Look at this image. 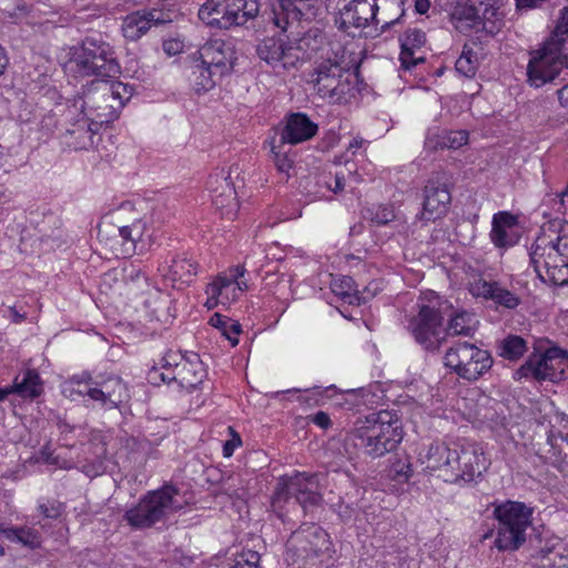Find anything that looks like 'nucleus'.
Returning a JSON list of instances; mask_svg holds the SVG:
<instances>
[{
  "mask_svg": "<svg viewBox=\"0 0 568 568\" xmlns=\"http://www.w3.org/2000/svg\"><path fill=\"white\" fill-rule=\"evenodd\" d=\"M349 437L364 455L379 458L393 452L402 442V422L394 412H374L356 420Z\"/></svg>",
  "mask_w": 568,
  "mask_h": 568,
  "instance_id": "nucleus-1",
  "label": "nucleus"
},
{
  "mask_svg": "<svg viewBox=\"0 0 568 568\" xmlns=\"http://www.w3.org/2000/svg\"><path fill=\"white\" fill-rule=\"evenodd\" d=\"M530 54L527 82L531 87L540 88L552 82L564 68H568V6L561 10L550 37Z\"/></svg>",
  "mask_w": 568,
  "mask_h": 568,
  "instance_id": "nucleus-2",
  "label": "nucleus"
},
{
  "mask_svg": "<svg viewBox=\"0 0 568 568\" xmlns=\"http://www.w3.org/2000/svg\"><path fill=\"white\" fill-rule=\"evenodd\" d=\"M104 219L98 226V237L116 257L143 253L151 245L150 219L146 215L135 217L130 223H121L119 214Z\"/></svg>",
  "mask_w": 568,
  "mask_h": 568,
  "instance_id": "nucleus-3",
  "label": "nucleus"
},
{
  "mask_svg": "<svg viewBox=\"0 0 568 568\" xmlns=\"http://www.w3.org/2000/svg\"><path fill=\"white\" fill-rule=\"evenodd\" d=\"M67 73L74 78L93 77L100 81L120 73V64L113 48L101 37H85L64 65Z\"/></svg>",
  "mask_w": 568,
  "mask_h": 568,
  "instance_id": "nucleus-4",
  "label": "nucleus"
},
{
  "mask_svg": "<svg viewBox=\"0 0 568 568\" xmlns=\"http://www.w3.org/2000/svg\"><path fill=\"white\" fill-rule=\"evenodd\" d=\"M334 554L329 535L318 525H301L285 545L284 560L295 568H323Z\"/></svg>",
  "mask_w": 568,
  "mask_h": 568,
  "instance_id": "nucleus-5",
  "label": "nucleus"
},
{
  "mask_svg": "<svg viewBox=\"0 0 568 568\" xmlns=\"http://www.w3.org/2000/svg\"><path fill=\"white\" fill-rule=\"evenodd\" d=\"M132 94L133 88L129 84L99 81L98 85L73 103H78L81 113H85L94 126H102L118 119L120 110Z\"/></svg>",
  "mask_w": 568,
  "mask_h": 568,
  "instance_id": "nucleus-6",
  "label": "nucleus"
},
{
  "mask_svg": "<svg viewBox=\"0 0 568 568\" xmlns=\"http://www.w3.org/2000/svg\"><path fill=\"white\" fill-rule=\"evenodd\" d=\"M534 509L521 501L506 500L494 507L497 520L495 546L500 551H515L526 541L527 529L532 524Z\"/></svg>",
  "mask_w": 568,
  "mask_h": 568,
  "instance_id": "nucleus-7",
  "label": "nucleus"
},
{
  "mask_svg": "<svg viewBox=\"0 0 568 568\" xmlns=\"http://www.w3.org/2000/svg\"><path fill=\"white\" fill-rule=\"evenodd\" d=\"M179 494L180 490L171 484L151 490L134 507L125 511L124 519L133 528H151L183 508L178 500Z\"/></svg>",
  "mask_w": 568,
  "mask_h": 568,
  "instance_id": "nucleus-8",
  "label": "nucleus"
},
{
  "mask_svg": "<svg viewBox=\"0 0 568 568\" xmlns=\"http://www.w3.org/2000/svg\"><path fill=\"white\" fill-rule=\"evenodd\" d=\"M199 19L210 28L230 30L246 27L260 16L258 0H206L199 9Z\"/></svg>",
  "mask_w": 568,
  "mask_h": 568,
  "instance_id": "nucleus-9",
  "label": "nucleus"
},
{
  "mask_svg": "<svg viewBox=\"0 0 568 568\" xmlns=\"http://www.w3.org/2000/svg\"><path fill=\"white\" fill-rule=\"evenodd\" d=\"M356 78L338 61L326 59L310 73L308 83L322 99L338 103L354 90Z\"/></svg>",
  "mask_w": 568,
  "mask_h": 568,
  "instance_id": "nucleus-10",
  "label": "nucleus"
},
{
  "mask_svg": "<svg viewBox=\"0 0 568 568\" xmlns=\"http://www.w3.org/2000/svg\"><path fill=\"white\" fill-rule=\"evenodd\" d=\"M318 486L316 475L296 473L282 477L275 487L272 505L274 509H281L282 503H292L298 505L304 514H308L322 503Z\"/></svg>",
  "mask_w": 568,
  "mask_h": 568,
  "instance_id": "nucleus-11",
  "label": "nucleus"
},
{
  "mask_svg": "<svg viewBox=\"0 0 568 568\" xmlns=\"http://www.w3.org/2000/svg\"><path fill=\"white\" fill-rule=\"evenodd\" d=\"M559 241L560 237L556 241L538 239L530 247V264L544 283L566 286L568 285V256L560 252Z\"/></svg>",
  "mask_w": 568,
  "mask_h": 568,
  "instance_id": "nucleus-12",
  "label": "nucleus"
},
{
  "mask_svg": "<svg viewBox=\"0 0 568 568\" xmlns=\"http://www.w3.org/2000/svg\"><path fill=\"white\" fill-rule=\"evenodd\" d=\"M428 304L420 306L419 312L409 322V331L415 341L426 351L439 349L444 337L442 334L443 314L450 307L447 302H442L434 292L429 293Z\"/></svg>",
  "mask_w": 568,
  "mask_h": 568,
  "instance_id": "nucleus-13",
  "label": "nucleus"
},
{
  "mask_svg": "<svg viewBox=\"0 0 568 568\" xmlns=\"http://www.w3.org/2000/svg\"><path fill=\"white\" fill-rule=\"evenodd\" d=\"M444 365L458 377L474 382L491 368L493 357L471 343H456L446 351Z\"/></svg>",
  "mask_w": 568,
  "mask_h": 568,
  "instance_id": "nucleus-14",
  "label": "nucleus"
},
{
  "mask_svg": "<svg viewBox=\"0 0 568 568\" xmlns=\"http://www.w3.org/2000/svg\"><path fill=\"white\" fill-rule=\"evenodd\" d=\"M561 355L562 349L558 347L548 348L544 354H530L527 361L514 372V379L549 381L552 383L562 381Z\"/></svg>",
  "mask_w": 568,
  "mask_h": 568,
  "instance_id": "nucleus-15",
  "label": "nucleus"
},
{
  "mask_svg": "<svg viewBox=\"0 0 568 568\" xmlns=\"http://www.w3.org/2000/svg\"><path fill=\"white\" fill-rule=\"evenodd\" d=\"M61 138L73 150L89 149L94 144L93 138L101 126H94L85 113H81L78 103L69 105L60 122Z\"/></svg>",
  "mask_w": 568,
  "mask_h": 568,
  "instance_id": "nucleus-16",
  "label": "nucleus"
},
{
  "mask_svg": "<svg viewBox=\"0 0 568 568\" xmlns=\"http://www.w3.org/2000/svg\"><path fill=\"white\" fill-rule=\"evenodd\" d=\"M206 377V369L200 355L190 353L186 359L172 373H160V368L152 367L148 373V381L153 385L160 383H176L179 387L187 390L195 389Z\"/></svg>",
  "mask_w": 568,
  "mask_h": 568,
  "instance_id": "nucleus-17",
  "label": "nucleus"
},
{
  "mask_svg": "<svg viewBox=\"0 0 568 568\" xmlns=\"http://www.w3.org/2000/svg\"><path fill=\"white\" fill-rule=\"evenodd\" d=\"M450 180L445 172L437 173L424 187L423 209L416 214V220L434 222L444 216L449 209L452 195Z\"/></svg>",
  "mask_w": 568,
  "mask_h": 568,
  "instance_id": "nucleus-18",
  "label": "nucleus"
},
{
  "mask_svg": "<svg viewBox=\"0 0 568 568\" xmlns=\"http://www.w3.org/2000/svg\"><path fill=\"white\" fill-rule=\"evenodd\" d=\"M321 10L320 0H280L278 6L270 12H264L267 21L285 32L293 26L294 21L301 22L312 20L317 17Z\"/></svg>",
  "mask_w": 568,
  "mask_h": 568,
  "instance_id": "nucleus-19",
  "label": "nucleus"
},
{
  "mask_svg": "<svg viewBox=\"0 0 568 568\" xmlns=\"http://www.w3.org/2000/svg\"><path fill=\"white\" fill-rule=\"evenodd\" d=\"M456 458L453 459L452 475L446 476V481L471 483L486 469V458L483 450L475 445H467L455 449Z\"/></svg>",
  "mask_w": 568,
  "mask_h": 568,
  "instance_id": "nucleus-20",
  "label": "nucleus"
},
{
  "mask_svg": "<svg viewBox=\"0 0 568 568\" xmlns=\"http://www.w3.org/2000/svg\"><path fill=\"white\" fill-rule=\"evenodd\" d=\"M339 30L348 31L351 28L364 29L368 26L379 24L376 18L373 0H351L342 9L335 20Z\"/></svg>",
  "mask_w": 568,
  "mask_h": 568,
  "instance_id": "nucleus-21",
  "label": "nucleus"
},
{
  "mask_svg": "<svg viewBox=\"0 0 568 568\" xmlns=\"http://www.w3.org/2000/svg\"><path fill=\"white\" fill-rule=\"evenodd\" d=\"M288 39V57L294 59V64L311 59L320 52L325 43L326 36L321 28L312 27L307 31L291 32Z\"/></svg>",
  "mask_w": 568,
  "mask_h": 568,
  "instance_id": "nucleus-22",
  "label": "nucleus"
},
{
  "mask_svg": "<svg viewBox=\"0 0 568 568\" xmlns=\"http://www.w3.org/2000/svg\"><path fill=\"white\" fill-rule=\"evenodd\" d=\"M202 63L209 64L216 74H229L236 61V53L231 42L212 40L203 44L195 53Z\"/></svg>",
  "mask_w": 568,
  "mask_h": 568,
  "instance_id": "nucleus-23",
  "label": "nucleus"
},
{
  "mask_svg": "<svg viewBox=\"0 0 568 568\" xmlns=\"http://www.w3.org/2000/svg\"><path fill=\"white\" fill-rule=\"evenodd\" d=\"M87 396L98 402L105 409L118 408L129 399L128 387L118 376H110L101 382H92L88 387Z\"/></svg>",
  "mask_w": 568,
  "mask_h": 568,
  "instance_id": "nucleus-24",
  "label": "nucleus"
},
{
  "mask_svg": "<svg viewBox=\"0 0 568 568\" xmlns=\"http://www.w3.org/2000/svg\"><path fill=\"white\" fill-rule=\"evenodd\" d=\"M468 290L474 297L493 301L497 306L507 310H515L521 302L517 294L497 281H486L480 277L470 282Z\"/></svg>",
  "mask_w": 568,
  "mask_h": 568,
  "instance_id": "nucleus-25",
  "label": "nucleus"
},
{
  "mask_svg": "<svg viewBox=\"0 0 568 568\" xmlns=\"http://www.w3.org/2000/svg\"><path fill=\"white\" fill-rule=\"evenodd\" d=\"M317 131V124L308 115L302 112L291 113L285 116V122L277 140L281 143L296 145L312 139Z\"/></svg>",
  "mask_w": 568,
  "mask_h": 568,
  "instance_id": "nucleus-26",
  "label": "nucleus"
},
{
  "mask_svg": "<svg viewBox=\"0 0 568 568\" xmlns=\"http://www.w3.org/2000/svg\"><path fill=\"white\" fill-rule=\"evenodd\" d=\"M517 217L509 212H498L493 216L490 240L498 248H507L516 245L519 233L516 230Z\"/></svg>",
  "mask_w": 568,
  "mask_h": 568,
  "instance_id": "nucleus-27",
  "label": "nucleus"
},
{
  "mask_svg": "<svg viewBox=\"0 0 568 568\" xmlns=\"http://www.w3.org/2000/svg\"><path fill=\"white\" fill-rule=\"evenodd\" d=\"M256 53L270 65L282 62L284 68L295 67L294 59L288 57V41L284 43L275 37H266L257 44Z\"/></svg>",
  "mask_w": 568,
  "mask_h": 568,
  "instance_id": "nucleus-28",
  "label": "nucleus"
},
{
  "mask_svg": "<svg viewBox=\"0 0 568 568\" xmlns=\"http://www.w3.org/2000/svg\"><path fill=\"white\" fill-rule=\"evenodd\" d=\"M221 78L209 64L202 63L201 58L192 55L187 79L196 93L210 91Z\"/></svg>",
  "mask_w": 568,
  "mask_h": 568,
  "instance_id": "nucleus-29",
  "label": "nucleus"
},
{
  "mask_svg": "<svg viewBox=\"0 0 568 568\" xmlns=\"http://www.w3.org/2000/svg\"><path fill=\"white\" fill-rule=\"evenodd\" d=\"M400 55L399 60L405 70H410L419 62H424V58L415 57V50L420 49L426 42V34L419 29H407L399 38Z\"/></svg>",
  "mask_w": 568,
  "mask_h": 568,
  "instance_id": "nucleus-30",
  "label": "nucleus"
},
{
  "mask_svg": "<svg viewBox=\"0 0 568 568\" xmlns=\"http://www.w3.org/2000/svg\"><path fill=\"white\" fill-rule=\"evenodd\" d=\"M10 392L22 399H36L43 393V383L36 369L20 372L10 385Z\"/></svg>",
  "mask_w": 568,
  "mask_h": 568,
  "instance_id": "nucleus-31",
  "label": "nucleus"
},
{
  "mask_svg": "<svg viewBox=\"0 0 568 568\" xmlns=\"http://www.w3.org/2000/svg\"><path fill=\"white\" fill-rule=\"evenodd\" d=\"M456 458L455 449H450L443 443L432 444L426 454L427 468L440 470V476L446 481V476L452 475L453 459Z\"/></svg>",
  "mask_w": 568,
  "mask_h": 568,
  "instance_id": "nucleus-32",
  "label": "nucleus"
},
{
  "mask_svg": "<svg viewBox=\"0 0 568 568\" xmlns=\"http://www.w3.org/2000/svg\"><path fill=\"white\" fill-rule=\"evenodd\" d=\"M376 18H379L382 31L399 22L405 14L409 0H373Z\"/></svg>",
  "mask_w": 568,
  "mask_h": 568,
  "instance_id": "nucleus-33",
  "label": "nucleus"
},
{
  "mask_svg": "<svg viewBox=\"0 0 568 568\" xmlns=\"http://www.w3.org/2000/svg\"><path fill=\"white\" fill-rule=\"evenodd\" d=\"M498 355L505 359L517 362L528 352V342L515 334H509L498 343Z\"/></svg>",
  "mask_w": 568,
  "mask_h": 568,
  "instance_id": "nucleus-34",
  "label": "nucleus"
},
{
  "mask_svg": "<svg viewBox=\"0 0 568 568\" xmlns=\"http://www.w3.org/2000/svg\"><path fill=\"white\" fill-rule=\"evenodd\" d=\"M150 30L148 18L142 11L128 14L122 23L123 37L130 41H136Z\"/></svg>",
  "mask_w": 568,
  "mask_h": 568,
  "instance_id": "nucleus-35",
  "label": "nucleus"
},
{
  "mask_svg": "<svg viewBox=\"0 0 568 568\" xmlns=\"http://www.w3.org/2000/svg\"><path fill=\"white\" fill-rule=\"evenodd\" d=\"M3 536L12 541L21 544L30 549H36L40 546L41 539L38 530L30 527H9L3 531Z\"/></svg>",
  "mask_w": 568,
  "mask_h": 568,
  "instance_id": "nucleus-36",
  "label": "nucleus"
},
{
  "mask_svg": "<svg viewBox=\"0 0 568 568\" xmlns=\"http://www.w3.org/2000/svg\"><path fill=\"white\" fill-rule=\"evenodd\" d=\"M474 324L475 322L473 313H469L467 311L456 312L449 318L448 326L446 329L447 335H471L475 329Z\"/></svg>",
  "mask_w": 568,
  "mask_h": 568,
  "instance_id": "nucleus-37",
  "label": "nucleus"
},
{
  "mask_svg": "<svg viewBox=\"0 0 568 568\" xmlns=\"http://www.w3.org/2000/svg\"><path fill=\"white\" fill-rule=\"evenodd\" d=\"M197 264L186 257H175L170 265V277L172 281L190 283L196 275Z\"/></svg>",
  "mask_w": 568,
  "mask_h": 568,
  "instance_id": "nucleus-38",
  "label": "nucleus"
},
{
  "mask_svg": "<svg viewBox=\"0 0 568 568\" xmlns=\"http://www.w3.org/2000/svg\"><path fill=\"white\" fill-rule=\"evenodd\" d=\"M88 387H92V377L89 373L74 375L62 384V394L75 400L78 397L87 395Z\"/></svg>",
  "mask_w": 568,
  "mask_h": 568,
  "instance_id": "nucleus-39",
  "label": "nucleus"
},
{
  "mask_svg": "<svg viewBox=\"0 0 568 568\" xmlns=\"http://www.w3.org/2000/svg\"><path fill=\"white\" fill-rule=\"evenodd\" d=\"M363 214L366 220H369L376 225H386L393 221L400 220V216L395 212L394 206L388 204H378L372 207H366Z\"/></svg>",
  "mask_w": 568,
  "mask_h": 568,
  "instance_id": "nucleus-40",
  "label": "nucleus"
},
{
  "mask_svg": "<svg viewBox=\"0 0 568 568\" xmlns=\"http://www.w3.org/2000/svg\"><path fill=\"white\" fill-rule=\"evenodd\" d=\"M286 143H281L276 136L271 141V151L274 155L273 161L277 171L285 175V180L291 176L293 170V160L288 156L287 151L284 150Z\"/></svg>",
  "mask_w": 568,
  "mask_h": 568,
  "instance_id": "nucleus-41",
  "label": "nucleus"
},
{
  "mask_svg": "<svg viewBox=\"0 0 568 568\" xmlns=\"http://www.w3.org/2000/svg\"><path fill=\"white\" fill-rule=\"evenodd\" d=\"M332 292L348 304H354L358 298L355 283L349 276H338L331 282Z\"/></svg>",
  "mask_w": 568,
  "mask_h": 568,
  "instance_id": "nucleus-42",
  "label": "nucleus"
},
{
  "mask_svg": "<svg viewBox=\"0 0 568 568\" xmlns=\"http://www.w3.org/2000/svg\"><path fill=\"white\" fill-rule=\"evenodd\" d=\"M226 189L225 193H222V195H215V199L211 201L214 207L221 212L222 216L233 219L239 209L236 192L234 187Z\"/></svg>",
  "mask_w": 568,
  "mask_h": 568,
  "instance_id": "nucleus-43",
  "label": "nucleus"
},
{
  "mask_svg": "<svg viewBox=\"0 0 568 568\" xmlns=\"http://www.w3.org/2000/svg\"><path fill=\"white\" fill-rule=\"evenodd\" d=\"M210 324L222 331L223 335L235 346L239 343L237 335L241 333V324L219 313L213 314Z\"/></svg>",
  "mask_w": 568,
  "mask_h": 568,
  "instance_id": "nucleus-44",
  "label": "nucleus"
},
{
  "mask_svg": "<svg viewBox=\"0 0 568 568\" xmlns=\"http://www.w3.org/2000/svg\"><path fill=\"white\" fill-rule=\"evenodd\" d=\"M230 171L225 169L216 170L209 175L206 182V189L210 192L211 200L215 199V195H222L226 192V187H234L233 182L230 180Z\"/></svg>",
  "mask_w": 568,
  "mask_h": 568,
  "instance_id": "nucleus-45",
  "label": "nucleus"
},
{
  "mask_svg": "<svg viewBox=\"0 0 568 568\" xmlns=\"http://www.w3.org/2000/svg\"><path fill=\"white\" fill-rule=\"evenodd\" d=\"M478 61L476 54L467 45L464 47L462 54L455 63V69L464 77L471 78L476 74Z\"/></svg>",
  "mask_w": 568,
  "mask_h": 568,
  "instance_id": "nucleus-46",
  "label": "nucleus"
},
{
  "mask_svg": "<svg viewBox=\"0 0 568 568\" xmlns=\"http://www.w3.org/2000/svg\"><path fill=\"white\" fill-rule=\"evenodd\" d=\"M225 280L213 281L206 287L207 300L205 306L211 310L214 308L219 303L225 304L230 297L225 290Z\"/></svg>",
  "mask_w": 568,
  "mask_h": 568,
  "instance_id": "nucleus-47",
  "label": "nucleus"
},
{
  "mask_svg": "<svg viewBox=\"0 0 568 568\" xmlns=\"http://www.w3.org/2000/svg\"><path fill=\"white\" fill-rule=\"evenodd\" d=\"M187 355H184L181 352L170 349L162 356L159 364L154 367L160 368V373H172L178 371V367L182 365Z\"/></svg>",
  "mask_w": 568,
  "mask_h": 568,
  "instance_id": "nucleus-48",
  "label": "nucleus"
},
{
  "mask_svg": "<svg viewBox=\"0 0 568 568\" xmlns=\"http://www.w3.org/2000/svg\"><path fill=\"white\" fill-rule=\"evenodd\" d=\"M468 142V132L464 130L459 131H443L444 149L457 150Z\"/></svg>",
  "mask_w": 568,
  "mask_h": 568,
  "instance_id": "nucleus-49",
  "label": "nucleus"
},
{
  "mask_svg": "<svg viewBox=\"0 0 568 568\" xmlns=\"http://www.w3.org/2000/svg\"><path fill=\"white\" fill-rule=\"evenodd\" d=\"M413 475L412 465L406 462L398 460L390 468V476L398 483H406Z\"/></svg>",
  "mask_w": 568,
  "mask_h": 568,
  "instance_id": "nucleus-50",
  "label": "nucleus"
},
{
  "mask_svg": "<svg viewBox=\"0 0 568 568\" xmlns=\"http://www.w3.org/2000/svg\"><path fill=\"white\" fill-rule=\"evenodd\" d=\"M245 273V268L242 265H236L231 267L229 271V275L220 274L214 281L225 280V290L229 291L234 285V282H237L239 278L243 277Z\"/></svg>",
  "mask_w": 568,
  "mask_h": 568,
  "instance_id": "nucleus-51",
  "label": "nucleus"
},
{
  "mask_svg": "<svg viewBox=\"0 0 568 568\" xmlns=\"http://www.w3.org/2000/svg\"><path fill=\"white\" fill-rule=\"evenodd\" d=\"M40 513L50 519H57L63 511V505L57 500L48 501V504L39 505Z\"/></svg>",
  "mask_w": 568,
  "mask_h": 568,
  "instance_id": "nucleus-52",
  "label": "nucleus"
},
{
  "mask_svg": "<svg viewBox=\"0 0 568 568\" xmlns=\"http://www.w3.org/2000/svg\"><path fill=\"white\" fill-rule=\"evenodd\" d=\"M443 142V131H433L429 130L427 132L426 139H425V148L429 151H437L439 149H444Z\"/></svg>",
  "mask_w": 568,
  "mask_h": 568,
  "instance_id": "nucleus-53",
  "label": "nucleus"
},
{
  "mask_svg": "<svg viewBox=\"0 0 568 568\" xmlns=\"http://www.w3.org/2000/svg\"><path fill=\"white\" fill-rule=\"evenodd\" d=\"M260 554L253 550L243 552L234 565H241L244 568L251 566V568H258Z\"/></svg>",
  "mask_w": 568,
  "mask_h": 568,
  "instance_id": "nucleus-54",
  "label": "nucleus"
},
{
  "mask_svg": "<svg viewBox=\"0 0 568 568\" xmlns=\"http://www.w3.org/2000/svg\"><path fill=\"white\" fill-rule=\"evenodd\" d=\"M475 18L484 21H491L497 14V8L493 4L479 3L478 8H475Z\"/></svg>",
  "mask_w": 568,
  "mask_h": 568,
  "instance_id": "nucleus-55",
  "label": "nucleus"
},
{
  "mask_svg": "<svg viewBox=\"0 0 568 568\" xmlns=\"http://www.w3.org/2000/svg\"><path fill=\"white\" fill-rule=\"evenodd\" d=\"M37 462H43L45 464L54 465L60 468H69L70 466L65 465V462L61 464L59 462V457L52 456V453L50 452L48 446H44L40 452L39 456L37 457Z\"/></svg>",
  "mask_w": 568,
  "mask_h": 568,
  "instance_id": "nucleus-56",
  "label": "nucleus"
},
{
  "mask_svg": "<svg viewBox=\"0 0 568 568\" xmlns=\"http://www.w3.org/2000/svg\"><path fill=\"white\" fill-rule=\"evenodd\" d=\"M124 281L128 284H144L148 285V278L146 276L141 272V270H136L134 267H131L130 270L124 271Z\"/></svg>",
  "mask_w": 568,
  "mask_h": 568,
  "instance_id": "nucleus-57",
  "label": "nucleus"
},
{
  "mask_svg": "<svg viewBox=\"0 0 568 568\" xmlns=\"http://www.w3.org/2000/svg\"><path fill=\"white\" fill-rule=\"evenodd\" d=\"M142 12L148 18L150 27L152 24L159 26V24H164V23L171 21V19L168 16H165L163 12H161L159 10H150V11H142Z\"/></svg>",
  "mask_w": 568,
  "mask_h": 568,
  "instance_id": "nucleus-58",
  "label": "nucleus"
},
{
  "mask_svg": "<svg viewBox=\"0 0 568 568\" xmlns=\"http://www.w3.org/2000/svg\"><path fill=\"white\" fill-rule=\"evenodd\" d=\"M231 433L233 434V438L230 440H226L223 445V455L225 457L232 456L235 447L240 446L242 444V440L237 434H235L234 429L230 427Z\"/></svg>",
  "mask_w": 568,
  "mask_h": 568,
  "instance_id": "nucleus-59",
  "label": "nucleus"
},
{
  "mask_svg": "<svg viewBox=\"0 0 568 568\" xmlns=\"http://www.w3.org/2000/svg\"><path fill=\"white\" fill-rule=\"evenodd\" d=\"M337 514L343 521H349L355 517L356 508L351 505H339Z\"/></svg>",
  "mask_w": 568,
  "mask_h": 568,
  "instance_id": "nucleus-60",
  "label": "nucleus"
},
{
  "mask_svg": "<svg viewBox=\"0 0 568 568\" xmlns=\"http://www.w3.org/2000/svg\"><path fill=\"white\" fill-rule=\"evenodd\" d=\"M313 423L321 428H328L332 424L329 416L324 412H318L313 416Z\"/></svg>",
  "mask_w": 568,
  "mask_h": 568,
  "instance_id": "nucleus-61",
  "label": "nucleus"
},
{
  "mask_svg": "<svg viewBox=\"0 0 568 568\" xmlns=\"http://www.w3.org/2000/svg\"><path fill=\"white\" fill-rule=\"evenodd\" d=\"M414 3L415 12L418 14H425L430 8V0H409Z\"/></svg>",
  "mask_w": 568,
  "mask_h": 568,
  "instance_id": "nucleus-62",
  "label": "nucleus"
},
{
  "mask_svg": "<svg viewBox=\"0 0 568 568\" xmlns=\"http://www.w3.org/2000/svg\"><path fill=\"white\" fill-rule=\"evenodd\" d=\"M82 470L87 476L95 477L103 471V467H102L101 463H99V465H95V464L84 465Z\"/></svg>",
  "mask_w": 568,
  "mask_h": 568,
  "instance_id": "nucleus-63",
  "label": "nucleus"
},
{
  "mask_svg": "<svg viewBox=\"0 0 568 568\" xmlns=\"http://www.w3.org/2000/svg\"><path fill=\"white\" fill-rule=\"evenodd\" d=\"M547 568H568V556L555 554L554 565L549 564Z\"/></svg>",
  "mask_w": 568,
  "mask_h": 568,
  "instance_id": "nucleus-64",
  "label": "nucleus"
}]
</instances>
